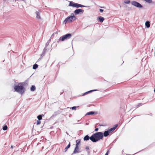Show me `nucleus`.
Segmentation results:
<instances>
[{
  "label": "nucleus",
  "instance_id": "nucleus-1",
  "mask_svg": "<svg viewBox=\"0 0 155 155\" xmlns=\"http://www.w3.org/2000/svg\"><path fill=\"white\" fill-rule=\"evenodd\" d=\"M17 85H15L14 89L15 91L22 94L25 91V89L24 87V84L22 83H18Z\"/></svg>",
  "mask_w": 155,
  "mask_h": 155
},
{
  "label": "nucleus",
  "instance_id": "nucleus-2",
  "mask_svg": "<svg viewBox=\"0 0 155 155\" xmlns=\"http://www.w3.org/2000/svg\"><path fill=\"white\" fill-rule=\"evenodd\" d=\"M103 137V135L102 132H97L93 134L91 136V141L93 142H96L102 139Z\"/></svg>",
  "mask_w": 155,
  "mask_h": 155
},
{
  "label": "nucleus",
  "instance_id": "nucleus-3",
  "mask_svg": "<svg viewBox=\"0 0 155 155\" xmlns=\"http://www.w3.org/2000/svg\"><path fill=\"white\" fill-rule=\"evenodd\" d=\"M76 19V17L74 14H72L71 16H70L66 18L63 21V23L66 24L67 23L71 22Z\"/></svg>",
  "mask_w": 155,
  "mask_h": 155
},
{
  "label": "nucleus",
  "instance_id": "nucleus-4",
  "mask_svg": "<svg viewBox=\"0 0 155 155\" xmlns=\"http://www.w3.org/2000/svg\"><path fill=\"white\" fill-rule=\"evenodd\" d=\"M71 36L72 35L71 34H67L61 37L58 40V42H59L60 41H63L67 39H70L71 38Z\"/></svg>",
  "mask_w": 155,
  "mask_h": 155
},
{
  "label": "nucleus",
  "instance_id": "nucleus-5",
  "mask_svg": "<svg viewBox=\"0 0 155 155\" xmlns=\"http://www.w3.org/2000/svg\"><path fill=\"white\" fill-rule=\"evenodd\" d=\"M69 6H72L76 8H79L82 7H85L86 6L78 3H74L72 1L70 2Z\"/></svg>",
  "mask_w": 155,
  "mask_h": 155
},
{
  "label": "nucleus",
  "instance_id": "nucleus-6",
  "mask_svg": "<svg viewBox=\"0 0 155 155\" xmlns=\"http://www.w3.org/2000/svg\"><path fill=\"white\" fill-rule=\"evenodd\" d=\"M131 4L132 5H134L138 8H141L143 7V6L141 4L135 1H132L131 2Z\"/></svg>",
  "mask_w": 155,
  "mask_h": 155
},
{
  "label": "nucleus",
  "instance_id": "nucleus-7",
  "mask_svg": "<svg viewBox=\"0 0 155 155\" xmlns=\"http://www.w3.org/2000/svg\"><path fill=\"white\" fill-rule=\"evenodd\" d=\"M80 149L79 147V146H76L74 150L72 153V154L79 153L80 152Z\"/></svg>",
  "mask_w": 155,
  "mask_h": 155
},
{
  "label": "nucleus",
  "instance_id": "nucleus-8",
  "mask_svg": "<svg viewBox=\"0 0 155 155\" xmlns=\"http://www.w3.org/2000/svg\"><path fill=\"white\" fill-rule=\"evenodd\" d=\"M84 12L83 9H78L75 10L74 11V13L75 15H78L80 13H83Z\"/></svg>",
  "mask_w": 155,
  "mask_h": 155
},
{
  "label": "nucleus",
  "instance_id": "nucleus-9",
  "mask_svg": "<svg viewBox=\"0 0 155 155\" xmlns=\"http://www.w3.org/2000/svg\"><path fill=\"white\" fill-rule=\"evenodd\" d=\"M117 126H118L117 124H115L114 125V127L108 130L110 132V133L112 131H113L114 130L116 129V128L117 127Z\"/></svg>",
  "mask_w": 155,
  "mask_h": 155
},
{
  "label": "nucleus",
  "instance_id": "nucleus-10",
  "mask_svg": "<svg viewBox=\"0 0 155 155\" xmlns=\"http://www.w3.org/2000/svg\"><path fill=\"white\" fill-rule=\"evenodd\" d=\"M110 133V132L107 130V131H105L104 133H103V136H104V137H106L109 135Z\"/></svg>",
  "mask_w": 155,
  "mask_h": 155
},
{
  "label": "nucleus",
  "instance_id": "nucleus-11",
  "mask_svg": "<svg viewBox=\"0 0 155 155\" xmlns=\"http://www.w3.org/2000/svg\"><path fill=\"white\" fill-rule=\"evenodd\" d=\"M90 139L91 140V137H89L88 135H87L85 136L84 138V141L88 140Z\"/></svg>",
  "mask_w": 155,
  "mask_h": 155
},
{
  "label": "nucleus",
  "instance_id": "nucleus-12",
  "mask_svg": "<svg viewBox=\"0 0 155 155\" xmlns=\"http://www.w3.org/2000/svg\"><path fill=\"white\" fill-rule=\"evenodd\" d=\"M98 18L99 19V21L100 22H102L104 20V18L101 16H99L98 17Z\"/></svg>",
  "mask_w": 155,
  "mask_h": 155
},
{
  "label": "nucleus",
  "instance_id": "nucleus-13",
  "mask_svg": "<svg viewBox=\"0 0 155 155\" xmlns=\"http://www.w3.org/2000/svg\"><path fill=\"white\" fill-rule=\"evenodd\" d=\"M36 18L37 19H40L41 18L40 16V13L38 12H36Z\"/></svg>",
  "mask_w": 155,
  "mask_h": 155
},
{
  "label": "nucleus",
  "instance_id": "nucleus-14",
  "mask_svg": "<svg viewBox=\"0 0 155 155\" xmlns=\"http://www.w3.org/2000/svg\"><path fill=\"white\" fill-rule=\"evenodd\" d=\"M97 91V90H91L89 91H87V92H86L85 93H84V94H83V95H85L87 94L88 93H91V92H92L95 91Z\"/></svg>",
  "mask_w": 155,
  "mask_h": 155
},
{
  "label": "nucleus",
  "instance_id": "nucleus-15",
  "mask_svg": "<svg viewBox=\"0 0 155 155\" xmlns=\"http://www.w3.org/2000/svg\"><path fill=\"white\" fill-rule=\"evenodd\" d=\"M145 25H146V27L147 28H149L150 27V23L149 21H146V22H145Z\"/></svg>",
  "mask_w": 155,
  "mask_h": 155
},
{
  "label": "nucleus",
  "instance_id": "nucleus-16",
  "mask_svg": "<svg viewBox=\"0 0 155 155\" xmlns=\"http://www.w3.org/2000/svg\"><path fill=\"white\" fill-rule=\"evenodd\" d=\"M71 146V143L70 142L67 145V146L64 149V152H66L67 151L68 149Z\"/></svg>",
  "mask_w": 155,
  "mask_h": 155
},
{
  "label": "nucleus",
  "instance_id": "nucleus-17",
  "mask_svg": "<svg viewBox=\"0 0 155 155\" xmlns=\"http://www.w3.org/2000/svg\"><path fill=\"white\" fill-rule=\"evenodd\" d=\"M94 114V111H90L87 112L86 114H85V115H92Z\"/></svg>",
  "mask_w": 155,
  "mask_h": 155
},
{
  "label": "nucleus",
  "instance_id": "nucleus-18",
  "mask_svg": "<svg viewBox=\"0 0 155 155\" xmlns=\"http://www.w3.org/2000/svg\"><path fill=\"white\" fill-rule=\"evenodd\" d=\"M31 91H34L35 90V87L34 85H32L31 87Z\"/></svg>",
  "mask_w": 155,
  "mask_h": 155
},
{
  "label": "nucleus",
  "instance_id": "nucleus-19",
  "mask_svg": "<svg viewBox=\"0 0 155 155\" xmlns=\"http://www.w3.org/2000/svg\"><path fill=\"white\" fill-rule=\"evenodd\" d=\"M80 141H81L80 140H77L76 141V146H79V144L80 143Z\"/></svg>",
  "mask_w": 155,
  "mask_h": 155
},
{
  "label": "nucleus",
  "instance_id": "nucleus-20",
  "mask_svg": "<svg viewBox=\"0 0 155 155\" xmlns=\"http://www.w3.org/2000/svg\"><path fill=\"white\" fill-rule=\"evenodd\" d=\"M130 0H125L124 1V2L125 4H128L130 3Z\"/></svg>",
  "mask_w": 155,
  "mask_h": 155
},
{
  "label": "nucleus",
  "instance_id": "nucleus-21",
  "mask_svg": "<svg viewBox=\"0 0 155 155\" xmlns=\"http://www.w3.org/2000/svg\"><path fill=\"white\" fill-rule=\"evenodd\" d=\"M37 118L39 120H40L42 119V116L41 115H39L37 117Z\"/></svg>",
  "mask_w": 155,
  "mask_h": 155
},
{
  "label": "nucleus",
  "instance_id": "nucleus-22",
  "mask_svg": "<svg viewBox=\"0 0 155 155\" xmlns=\"http://www.w3.org/2000/svg\"><path fill=\"white\" fill-rule=\"evenodd\" d=\"M8 127L7 125H5L3 127V130H5L7 129Z\"/></svg>",
  "mask_w": 155,
  "mask_h": 155
},
{
  "label": "nucleus",
  "instance_id": "nucleus-23",
  "mask_svg": "<svg viewBox=\"0 0 155 155\" xmlns=\"http://www.w3.org/2000/svg\"><path fill=\"white\" fill-rule=\"evenodd\" d=\"M144 1L149 3H151L152 2V0H144Z\"/></svg>",
  "mask_w": 155,
  "mask_h": 155
},
{
  "label": "nucleus",
  "instance_id": "nucleus-24",
  "mask_svg": "<svg viewBox=\"0 0 155 155\" xmlns=\"http://www.w3.org/2000/svg\"><path fill=\"white\" fill-rule=\"evenodd\" d=\"M38 67V65L37 64H35L33 66L32 68H37Z\"/></svg>",
  "mask_w": 155,
  "mask_h": 155
},
{
  "label": "nucleus",
  "instance_id": "nucleus-25",
  "mask_svg": "<svg viewBox=\"0 0 155 155\" xmlns=\"http://www.w3.org/2000/svg\"><path fill=\"white\" fill-rule=\"evenodd\" d=\"M40 120H37V125H38L40 124L41 123V121H40Z\"/></svg>",
  "mask_w": 155,
  "mask_h": 155
},
{
  "label": "nucleus",
  "instance_id": "nucleus-26",
  "mask_svg": "<svg viewBox=\"0 0 155 155\" xmlns=\"http://www.w3.org/2000/svg\"><path fill=\"white\" fill-rule=\"evenodd\" d=\"M76 108V106H74L71 107V109L72 110H75Z\"/></svg>",
  "mask_w": 155,
  "mask_h": 155
},
{
  "label": "nucleus",
  "instance_id": "nucleus-27",
  "mask_svg": "<svg viewBox=\"0 0 155 155\" xmlns=\"http://www.w3.org/2000/svg\"><path fill=\"white\" fill-rule=\"evenodd\" d=\"M49 42L48 41L46 44V47H47L48 45H49Z\"/></svg>",
  "mask_w": 155,
  "mask_h": 155
},
{
  "label": "nucleus",
  "instance_id": "nucleus-28",
  "mask_svg": "<svg viewBox=\"0 0 155 155\" xmlns=\"http://www.w3.org/2000/svg\"><path fill=\"white\" fill-rule=\"evenodd\" d=\"M99 11L100 12H103L104 10L103 9H100Z\"/></svg>",
  "mask_w": 155,
  "mask_h": 155
},
{
  "label": "nucleus",
  "instance_id": "nucleus-29",
  "mask_svg": "<svg viewBox=\"0 0 155 155\" xmlns=\"http://www.w3.org/2000/svg\"><path fill=\"white\" fill-rule=\"evenodd\" d=\"M142 105V103H139L138 104V105H137V107H138L139 106H141Z\"/></svg>",
  "mask_w": 155,
  "mask_h": 155
},
{
  "label": "nucleus",
  "instance_id": "nucleus-30",
  "mask_svg": "<svg viewBox=\"0 0 155 155\" xmlns=\"http://www.w3.org/2000/svg\"><path fill=\"white\" fill-rule=\"evenodd\" d=\"M85 148L86 150H89V148L88 146L86 147Z\"/></svg>",
  "mask_w": 155,
  "mask_h": 155
},
{
  "label": "nucleus",
  "instance_id": "nucleus-31",
  "mask_svg": "<svg viewBox=\"0 0 155 155\" xmlns=\"http://www.w3.org/2000/svg\"><path fill=\"white\" fill-rule=\"evenodd\" d=\"M98 130V128H96L95 130V131H97Z\"/></svg>",
  "mask_w": 155,
  "mask_h": 155
},
{
  "label": "nucleus",
  "instance_id": "nucleus-32",
  "mask_svg": "<svg viewBox=\"0 0 155 155\" xmlns=\"http://www.w3.org/2000/svg\"><path fill=\"white\" fill-rule=\"evenodd\" d=\"M108 151H107L105 155H108Z\"/></svg>",
  "mask_w": 155,
  "mask_h": 155
},
{
  "label": "nucleus",
  "instance_id": "nucleus-33",
  "mask_svg": "<svg viewBox=\"0 0 155 155\" xmlns=\"http://www.w3.org/2000/svg\"><path fill=\"white\" fill-rule=\"evenodd\" d=\"M44 53H42L41 55V56H44Z\"/></svg>",
  "mask_w": 155,
  "mask_h": 155
},
{
  "label": "nucleus",
  "instance_id": "nucleus-34",
  "mask_svg": "<svg viewBox=\"0 0 155 155\" xmlns=\"http://www.w3.org/2000/svg\"><path fill=\"white\" fill-rule=\"evenodd\" d=\"M13 148V146H12H12H11V148Z\"/></svg>",
  "mask_w": 155,
  "mask_h": 155
},
{
  "label": "nucleus",
  "instance_id": "nucleus-35",
  "mask_svg": "<svg viewBox=\"0 0 155 155\" xmlns=\"http://www.w3.org/2000/svg\"><path fill=\"white\" fill-rule=\"evenodd\" d=\"M154 92L155 93V88H154Z\"/></svg>",
  "mask_w": 155,
  "mask_h": 155
},
{
  "label": "nucleus",
  "instance_id": "nucleus-36",
  "mask_svg": "<svg viewBox=\"0 0 155 155\" xmlns=\"http://www.w3.org/2000/svg\"><path fill=\"white\" fill-rule=\"evenodd\" d=\"M33 69H36V68H33Z\"/></svg>",
  "mask_w": 155,
  "mask_h": 155
},
{
  "label": "nucleus",
  "instance_id": "nucleus-37",
  "mask_svg": "<svg viewBox=\"0 0 155 155\" xmlns=\"http://www.w3.org/2000/svg\"><path fill=\"white\" fill-rule=\"evenodd\" d=\"M83 155V154H82V155Z\"/></svg>",
  "mask_w": 155,
  "mask_h": 155
}]
</instances>
